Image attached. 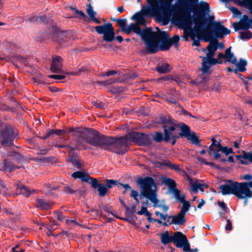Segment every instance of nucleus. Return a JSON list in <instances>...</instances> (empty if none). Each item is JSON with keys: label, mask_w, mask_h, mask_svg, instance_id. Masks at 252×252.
Masks as SVG:
<instances>
[{"label": "nucleus", "mask_w": 252, "mask_h": 252, "mask_svg": "<svg viewBox=\"0 0 252 252\" xmlns=\"http://www.w3.org/2000/svg\"><path fill=\"white\" fill-rule=\"evenodd\" d=\"M136 183L140 186V199L146 198L154 204V207L161 208L164 212H167L169 210L168 206L158 204L159 200L157 197V185L152 177L147 176L144 178H139L136 181Z\"/></svg>", "instance_id": "1"}, {"label": "nucleus", "mask_w": 252, "mask_h": 252, "mask_svg": "<svg viewBox=\"0 0 252 252\" xmlns=\"http://www.w3.org/2000/svg\"><path fill=\"white\" fill-rule=\"evenodd\" d=\"M250 188H252V181L238 183L232 180H226L225 184L219 187L222 195L233 194L238 199L251 198L252 191Z\"/></svg>", "instance_id": "2"}, {"label": "nucleus", "mask_w": 252, "mask_h": 252, "mask_svg": "<svg viewBox=\"0 0 252 252\" xmlns=\"http://www.w3.org/2000/svg\"><path fill=\"white\" fill-rule=\"evenodd\" d=\"M206 15L203 11H197L194 31L196 32L198 37L200 35H203L204 41L209 42L212 38V32L210 29L214 26L215 23H219L220 21H215L214 15L208 14L209 16L207 17Z\"/></svg>", "instance_id": "3"}, {"label": "nucleus", "mask_w": 252, "mask_h": 252, "mask_svg": "<svg viewBox=\"0 0 252 252\" xmlns=\"http://www.w3.org/2000/svg\"><path fill=\"white\" fill-rule=\"evenodd\" d=\"M128 147L127 135L120 137L101 135V149H107L116 154L123 155L127 151Z\"/></svg>", "instance_id": "4"}, {"label": "nucleus", "mask_w": 252, "mask_h": 252, "mask_svg": "<svg viewBox=\"0 0 252 252\" xmlns=\"http://www.w3.org/2000/svg\"><path fill=\"white\" fill-rule=\"evenodd\" d=\"M101 135L99 132L94 129H89L87 132L82 135H76L75 140L76 149L77 150H86L85 143H89L91 146L100 148Z\"/></svg>", "instance_id": "5"}, {"label": "nucleus", "mask_w": 252, "mask_h": 252, "mask_svg": "<svg viewBox=\"0 0 252 252\" xmlns=\"http://www.w3.org/2000/svg\"><path fill=\"white\" fill-rule=\"evenodd\" d=\"M149 16L150 17H155L157 19L163 23V25H166V20L164 16L159 13V12L147 5H143L141 11L138 12L131 17V19L135 21L136 23L141 24V25H145L146 24L145 16Z\"/></svg>", "instance_id": "6"}, {"label": "nucleus", "mask_w": 252, "mask_h": 252, "mask_svg": "<svg viewBox=\"0 0 252 252\" xmlns=\"http://www.w3.org/2000/svg\"><path fill=\"white\" fill-rule=\"evenodd\" d=\"M81 180L82 182H89L90 180V183L93 188L96 189H97L98 195L99 196L102 197L107 193V188H109L114 185L115 181L112 180H105L104 183H98L96 179L94 178L85 172H83L81 176Z\"/></svg>", "instance_id": "7"}, {"label": "nucleus", "mask_w": 252, "mask_h": 252, "mask_svg": "<svg viewBox=\"0 0 252 252\" xmlns=\"http://www.w3.org/2000/svg\"><path fill=\"white\" fill-rule=\"evenodd\" d=\"M3 123H0V143L3 146H13L14 140L18 138V133L14 128L4 125L2 128Z\"/></svg>", "instance_id": "8"}, {"label": "nucleus", "mask_w": 252, "mask_h": 252, "mask_svg": "<svg viewBox=\"0 0 252 252\" xmlns=\"http://www.w3.org/2000/svg\"><path fill=\"white\" fill-rule=\"evenodd\" d=\"M165 127V128L163 129V132L159 131H156L155 132L152 138L153 140L157 143H160L161 142H165L166 143H169L171 139L175 138L177 136L180 132L178 130L176 129V127H180L178 125H175L171 126L169 127Z\"/></svg>", "instance_id": "9"}, {"label": "nucleus", "mask_w": 252, "mask_h": 252, "mask_svg": "<svg viewBox=\"0 0 252 252\" xmlns=\"http://www.w3.org/2000/svg\"><path fill=\"white\" fill-rule=\"evenodd\" d=\"M193 15H191L189 12L185 13L180 14L177 15L175 18V24L183 30L191 28L192 24L194 27H195L196 16L197 11L193 12Z\"/></svg>", "instance_id": "10"}, {"label": "nucleus", "mask_w": 252, "mask_h": 252, "mask_svg": "<svg viewBox=\"0 0 252 252\" xmlns=\"http://www.w3.org/2000/svg\"><path fill=\"white\" fill-rule=\"evenodd\" d=\"M94 29L98 34H103L104 41L110 42L115 40V33L111 23H106L101 26H96Z\"/></svg>", "instance_id": "11"}, {"label": "nucleus", "mask_w": 252, "mask_h": 252, "mask_svg": "<svg viewBox=\"0 0 252 252\" xmlns=\"http://www.w3.org/2000/svg\"><path fill=\"white\" fill-rule=\"evenodd\" d=\"M155 32H153L152 30L149 33H145V36L142 39L145 44L147 54H155L159 51L157 38L153 37Z\"/></svg>", "instance_id": "12"}, {"label": "nucleus", "mask_w": 252, "mask_h": 252, "mask_svg": "<svg viewBox=\"0 0 252 252\" xmlns=\"http://www.w3.org/2000/svg\"><path fill=\"white\" fill-rule=\"evenodd\" d=\"M127 136L130 141L140 146H149L151 144L150 136L146 134L133 131L129 132Z\"/></svg>", "instance_id": "13"}, {"label": "nucleus", "mask_w": 252, "mask_h": 252, "mask_svg": "<svg viewBox=\"0 0 252 252\" xmlns=\"http://www.w3.org/2000/svg\"><path fill=\"white\" fill-rule=\"evenodd\" d=\"M154 38H157L159 50L160 51H167L170 49L169 34L165 31L156 32L153 35Z\"/></svg>", "instance_id": "14"}, {"label": "nucleus", "mask_w": 252, "mask_h": 252, "mask_svg": "<svg viewBox=\"0 0 252 252\" xmlns=\"http://www.w3.org/2000/svg\"><path fill=\"white\" fill-rule=\"evenodd\" d=\"M173 243L178 248H183L184 252L189 250V243L187 236L180 231L173 233Z\"/></svg>", "instance_id": "15"}, {"label": "nucleus", "mask_w": 252, "mask_h": 252, "mask_svg": "<svg viewBox=\"0 0 252 252\" xmlns=\"http://www.w3.org/2000/svg\"><path fill=\"white\" fill-rule=\"evenodd\" d=\"M180 131L182 132L183 137H186L188 140L190 141L191 144L196 146L200 145L201 140L198 138L195 132H191L190 127L188 125L182 123L180 126Z\"/></svg>", "instance_id": "16"}, {"label": "nucleus", "mask_w": 252, "mask_h": 252, "mask_svg": "<svg viewBox=\"0 0 252 252\" xmlns=\"http://www.w3.org/2000/svg\"><path fill=\"white\" fill-rule=\"evenodd\" d=\"M173 0H158V12L164 16L166 23L172 12V2Z\"/></svg>", "instance_id": "17"}, {"label": "nucleus", "mask_w": 252, "mask_h": 252, "mask_svg": "<svg viewBox=\"0 0 252 252\" xmlns=\"http://www.w3.org/2000/svg\"><path fill=\"white\" fill-rule=\"evenodd\" d=\"M210 30L212 32V39L213 36L215 38H222L224 35L230 34L231 32L230 30L225 28L220 22L215 23Z\"/></svg>", "instance_id": "18"}, {"label": "nucleus", "mask_w": 252, "mask_h": 252, "mask_svg": "<svg viewBox=\"0 0 252 252\" xmlns=\"http://www.w3.org/2000/svg\"><path fill=\"white\" fill-rule=\"evenodd\" d=\"M252 19L249 18L247 14L243 16V18L239 22H234L232 26L235 32L240 30H247L251 28Z\"/></svg>", "instance_id": "19"}, {"label": "nucleus", "mask_w": 252, "mask_h": 252, "mask_svg": "<svg viewBox=\"0 0 252 252\" xmlns=\"http://www.w3.org/2000/svg\"><path fill=\"white\" fill-rule=\"evenodd\" d=\"M202 59V67L200 68L199 70L203 73H210V65H213L218 64L222 63V62L220 60H218L213 57L210 58L209 57H200Z\"/></svg>", "instance_id": "20"}, {"label": "nucleus", "mask_w": 252, "mask_h": 252, "mask_svg": "<svg viewBox=\"0 0 252 252\" xmlns=\"http://www.w3.org/2000/svg\"><path fill=\"white\" fill-rule=\"evenodd\" d=\"M140 25L141 24H130L128 27H127V30H129L128 32H126L127 34H129L131 32H134V33H136L138 35H139L141 36V38L142 39L144 38L145 36V33H149L151 31H152L151 28H146L144 29L143 30H141Z\"/></svg>", "instance_id": "21"}, {"label": "nucleus", "mask_w": 252, "mask_h": 252, "mask_svg": "<svg viewBox=\"0 0 252 252\" xmlns=\"http://www.w3.org/2000/svg\"><path fill=\"white\" fill-rule=\"evenodd\" d=\"M63 58L60 56H55L52 58L50 70L53 73H59L62 71Z\"/></svg>", "instance_id": "22"}, {"label": "nucleus", "mask_w": 252, "mask_h": 252, "mask_svg": "<svg viewBox=\"0 0 252 252\" xmlns=\"http://www.w3.org/2000/svg\"><path fill=\"white\" fill-rule=\"evenodd\" d=\"M157 123L162 125V128H165V127H169L171 126L176 125L173 121V119L169 115H160L157 119Z\"/></svg>", "instance_id": "23"}, {"label": "nucleus", "mask_w": 252, "mask_h": 252, "mask_svg": "<svg viewBox=\"0 0 252 252\" xmlns=\"http://www.w3.org/2000/svg\"><path fill=\"white\" fill-rule=\"evenodd\" d=\"M231 47L227 48L225 51V54L223 55L222 53H219L218 54V60L220 59H225L227 62L232 63L235 64L237 61L236 58L234 56V54L231 52Z\"/></svg>", "instance_id": "24"}, {"label": "nucleus", "mask_w": 252, "mask_h": 252, "mask_svg": "<svg viewBox=\"0 0 252 252\" xmlns=\"http://www.w3.org/2000/svg\"><path fill=\"white\" fill-rule=\"evenodd\" d=\"M54 202H49L43 198H36L34 206L42 210H48L51 209Z\"/></svg>", "instance_id": "25"}, {"label": "nucleus", "mask_w": 252, "mask_h": 252, "mask_svg": "<svg viewBox=\"0 0 252 252\" xmlns=\"http://www.w3.org/2000/svg\"><path fill=\"white\" fill-rule=\"evenodd\" d=\"M19 168L20 167L16 166L12 161L5 158L0 164V170L11 173Z\"/></svg>", "instance_id": "26"}, {"label": "nucleus", "mask_w": 252, "mask_h": 252, "mask_svg": "<svg viewBox=\"0 0 252 252\" xmlns=\"http://www.w3.org/2000/svg\"><path fill=\"white\" fill-rule=\"evenodd\" d=\"M35 190L30 189L27 186L22 184L17 185L16 193L18 194H22L26 197H29L32 193L34 192Z\"/></svg>", "instance_id": "27"}, {"label": "nucleus", "mask_w": 252, "mask_h": 252, "mask_svg": "<svg viewBox=\"0 0 252 252\" xmlns=\"http://www.w3.org/2000/svg\"><path fill=\"white\" fill-rule=\"evenodd\" d=\"M69 161L72 165L77 169L82 170V166L84 165L85 162L77 157L74 153L69 156Z\"/></svg>", "instance_id": "28"}, {"label": "nucleus", "mask_w": 252, "mask_h": 252, "mask_svg": "<svg viewBox=\"0 0 252 252\" xmlns=\"http://www.w3.org/2000/svg\"><path fill=\"white\" fill-rule=\"evenodd\" d=\"M185 216L186 215L180 212L177 215L173 216V219L169 223H168V225L172 224L178 225H183L186 222Z\"/></svg>", "instance_id": "29"}, {"label": "nucleus", "mask_w": 252, "mask_h": 252, "mask_svg": "<svg viewBox=\"0 0 252 252\" xmlns=\"http://www.w3.org/2000/svg\"><path fill=\"white\" fill-rule=\"evenodd\" d=\"M195 6L194 9L192 10V11L194 12V11H203L205 12V14L208 13L210 11V5L209 4L203 1H201L199 5L196 4H194Z\"/></svg>", "instance_id": "30"}, {"label": "nucleus", "mask_w": 252, "mask_h": 252, "mask_svg": "<svg viewBox=\"0 0 252 252\" xmlns=\"http://www.w3.org/2000/svg\"><path fill=\"white\" fill-rule=\"evenodd\" d=\"M158 164L160 166H164L168 167L170 169L173 170L178 173H179L181 169L179 165L173 164L169 160H163L161 162H158Z\"/></svg>", "instance_id": "31"}, {"label": "nucleus", "mask_w": 252, "mask_h": 252, "mask_svg": "<svg viewBox=\"0 0 252 252\" xmlns=\"http://www.w3.org/2000/svg\"><path fill=\"white\" fill-rule=\"evenodd\" d=\"M53 36L54 40L60 43L66 42L68 40L66 37V33L64 32L57 31L54 33Z\"/></svg>", "instance_id": "32"}, {"label": "nucleus", "mask_w": 252, "mask_h": 252, "mask_svg": "<svg viewBox=\"0 0 252 252\" xmlns=\"http://www.w3.org/2000/svg\"><path fill=\"white\" fill-rule=\"evenodd\" d=\"M211 141L212 143L209 147L208 153L210 156H214L215 159H219L220 158L221 155L217 152H213L214 151L215 146L218 142L214 137L211 138Z\"/></svg>", "instance_id": "33"}, {"label": "nucleus", "mask_w": 252, "mask_h": 252, "mask_svg": "<svg viewBox=\"0 0 252 252\" xmlns=\"http://www.w3.org/2000/svg\"><path fill=\"white\" fill-rule=\"evenodd\" d=\"M234 1L238 5L247 8L252 16V0H235Z\"/></svg>", "instance_id": "34"}, {"label": "nucleus", "mask_w": 252, "mask_h": 252, "mask_svg": "<svg viewBox=\"0 0 252 252\" xmlns=\"http://www.w3.org/2000/svg\"><path fill=\"white\" fill-rule=\"evenodd\" d=\"M173 234L170 235L168 231L160 234V241L164 245H166L171 242L173 243Z\"/></svg>", "instance_id": "35"}, {"label": "nucleus", "mask_w": 252, "mask_h": 252, "mask_svg": "<svg viewBox=\"0 0 252 252\" xmlns=\"http://www.w3.org/2000/svg\"><path fill=\"white\" fill-rule=\"evenodd\" d=\"M198 1V0H177V4L184 8L193 7Z\"/></svg>", "instance_id": "36"}, {"label": "nucleus", "mask_w": 252, "mask_h": 252, "mask_svg": "<svg viewBox=\"0 0 252 252\" xmlns=\"http://www.w3.org/2000/svg\"><path fill=\"white\" fill-rule=\"evenodd\" d=\"M211 39H212V38L209 41L210 43L206 48L203 50L204 51H208L206 54V57H209L210 58L215 56L216 51L217 50V47L213 44V43L211 41Z\"/></svg>", "instance_id": "37"}, {"label": "nucleus", "mask_w": 252, "mask_h": 252, "mask_svg": "<svg viewBox=\"0 0 252 252\" xmlns=\"http://www.w3.org/2000/svg\"><path fill=\"white\" fill-rule=\"evenodd\" d=\"M188 35H189L191 39L193 41L192 46H195L197 47H199L200 46V43L199 39L201 38V36L202 37V38L204 39V37L203 35H200L199 37L197 36V34L196 32L193 30V31H190V32L188 34Z\"/></svg>", "instance_id": "38"}, {"label": "nucleus", "mask_w": 252, "mask_h": 252, "mask_svg": "<svg viewBox=\"0 0 252 252\" xmlns=\"http://www.w3.org/2000/svg\"><path fill=\"white\" fill-rule=\"evenodd\" d=\"M163 183L168 186V188L169 189V190L172 192L175 189H176L177 188V184L175 182V181L169 178H165L163 181Z\"/></svg>", "instance_id": "39"}, {"label": "nucleus", "mask_w": 252, "mask_h": 252, "mask_svg": "<svg viewBox=\"0 0 252 252\" xmlns=\"http://www.w3.org/2000/svg\"><path fill=\"white\" fill-rule=\"evenodd\" d=\"M106 180H112L115 181L114 185H112V186H110L109 188H107V193L108 192L109 189H111L115 186H118V188H120V186H122L126 189V190L128 189L131 190V189H132L131 187L128 184H123L120 183L118 181L113 179H106Z\"/></svg>", "instance_id": "40"}, {"label": "nucleus", "mask_w": 252, "mask_h": 252, "mask_svg": "<svg viewBox=\"0 0 252 252\" xmlns=\"http://www.w3.org/2000/svg\"><path fill=\"white\" fill-rule=\"evenodd\" d=\"M114 21L117 22L123 32L126 33V32L129 31V30H127L128 26H126V19H115Z\"/></svg>", "instance_id": "41"}, {"label": "nucleus", "mask_w": 252, "mask_h": 252, "mask_svg": "<svg viewBox=\"0 0 252 252\" xmlns=\"http://www.w3.org/2000/svg\"><path fill=\"white\" fill-rule=\"evenodd\" d=\"M156 70L160 73H166L170 71V65L168 63L158 64L157 66Z\"/></svg>", "instance_id": "42"}, {"label": "nucleus", "mask_w": 252, "mask_h": 252, "mask_svg": "<svg viewBox=\"0 0 252 252\" xmlns=\"http://www.w3.org/2000/svg\"><path fill=\"white\" fill-rule=\"evenodd\" d=\"M240 72H243L246 70V66L247 65V61L244 59H240L238 63L235 64Z\"/></svg>", "instance_id": "43"}, {"label": "nucleus", "mask_w": 252, "mask_h": 252, "mask_svg": "<svg viewBox=\"0 0 252 252\" xmlns=\"http://www.w3.org/2000/svg\"><path fill=\"white\" fill-rule=\"evenodd\" d=\"M87 68L86 66H82L80 67L76 68L74 71L66 73L70 75H80L87 71Z\"/></svg>", "instance_id": "44"}, {"label": "nucleus", "mask_w": 252, "mask_h": 252, "mask_svg": "<svg viewBox=\"0 0 252 252\" xmlns=\"http://www.w3.org/2000/svg\"><path fill=\"white\" fill-rule=\"evenodd\" d=\"M239 32L240 38L243 40H248L252 38V32L249 30Z\"/></svg>", "instance_id": "45"}, {"label": "nucleus", "mask_w": 252, "mask_h": 252, "mask_svg": "<svg viewBox=\"0 0 252 252\" xmlns=\"http://www.w3.org/2000/svg\"><path fill=\"white\" fill-rule=\"evenodd\" d=\"M235 157L237 159L239 160L240 162L243 165H247L249 164L248 161L246 160L247 152L243 151V154L240 155H235Z\"/></svg>", "instance_id": "46"}, {"label": "nucleus", "mask_w": 252, "mask_h": 252, "mask_svg": "<svg viewBox=\"0 0 252 252\" xmlns=\"http://www.w3.org/2000/svg\"><path fill=\"white\" fill-rule=\"evenodd\" d=\"M171 192L174 194V196L176 200L180 202H182V201H184V200L185 199V195L184 194H181V191L178 189H176Z\"/></svg>", "instance_id": "47"}, {"label": "nucleus", "mask_w": 252, "mask_h": 252, "mask_svg": "<svg viewBox=\"0 0 252 252\" xmlns=\"http://www.w3.org/2000/svg\"><path fill=\"white\" fill-rule=\"evenodd\" d=\"M8 157H11L14 158L18 161H21L23 160V157L19 153L15 151H9L7 153Z\"/></svg>", "instance_id": "48"}, {"label": "nucleus", "mask_w": 252, "mask_h": 252, "mask_svg": "<svg viewBox=\"0 0 252 252\" xmlns=\"http://www.w3.org/2000/svg\"><path fill=\"white\" fill-rule=\"evenodd\" d=\"M183 204V206L181 207L180 212L186 215V213L189 210V208L190 207V204L189 201H187L185 199L184 200V201L181 202Z\"/></svg>", "instance_id": "49"}, {"label": "nucleus", "mask_w": 252, "mask_h": 252, "mask_svg": "<svg viewBox=\"0 0 252 252\" xmlns=\"http://www.w3.org/2000/svg\"><path fill=\"white\" fill-rule=\"evenodd\" d=\"M74 135L76 137L77 135H82L86 132H87L89 129H93L91 128H80V127H74Z\"/></svg>", "instance_id": "50"}, {"label": "nucleus", "mask_w": 252, "mask_h": 252, "mask_svg": "<svg viewBox=\"0 0 252 252\" xmlns=\"http://www.w3.org/2000/svg\"><path fill=\"white\" fill-rule=\"evenodd\" d=\"M13 62L15 61L17 63H21L24 64L25 66L28 65V62L27 61V59L21 56H17L14 57L12 60Z\"/></svg>", "instance_id": "51"}, {"label": "nucleus", "mask_w": 252, "mask_h": 252, "mask_svg": "<svg viewBox=\"0 0 252 252\" xmlns=\"http://www.w3.org/2000/svg\"><path fill=\"white\" fill-rule=\"evenodd\" d=\"M148 6L158 11V0H147Z\"/></svg>", "instance_id": "52"}, {"label": "nucleus", "mask_w": 252, "mask_h": 252, "mask_svg": "<svg viewBox=\"0 0 252 252\" xmlns=\"http://www.w3.org/2000/svg\"><path fill=\"white\" fill-rule=\"evenodd\" d=\"M179 40L180 37L178 35H175L172 38L169 37L170 46H171L173 45L175 46V48H177L179 46L178 42Z\"/></svg>", "instance_id": "53"}, {"label": "nucleus", "mask_w": 252, "mask_h": 252, "mask_svg": "<svg viewBox=\"0 0 252 252\" xmlns=\"http://www.w3.org/2000/svg\"><path fill=\"white\" fill-rule=\"evenodd\" d=\"M116 82H117V80L116 79H113L111 78L110 79L104 81H97L95 82V83L97 84L98 85H101L104 86H107Z\"/></svg>", "instance_id": "54"}, {"label": "nucleus", "mask_w": 252, "mask_h": 252, "mask_svg": "<svg viewBox=\"0 0 252 252\" xmlns=\"http://www.w3.org/2000/svg\"><path fill=\"white\" fill-rule=\"evenodd\" d=\"M203 185L200 183H194L192 184V191L197 192L198 191V189H199L201 191H204V189L203 188Z\"/></svg>", "instance_id": "55"}, {"label": "nucleus", "mask_w": 252, "mask_h": 252, "mask_svg": "<svg viewBox=\"0 0 252 252\" xmlns=\"http://www.w3.org/2000/svg\"><path fill=\"white\" fill-rule=\"evenodd\" d=\"M86 11H87V14L89 15L90 17L92 19L95 17V15L96 14V12H95L93 10V7L90 3H89L87 5V8Z\"/></svg>", "instance_id": "56"}, {"label": "nucleus", "mask_w": 252, "mask_h": 252, "mask_svg": "<svg viewBox=\"0 0 252 252\" xmlns=\"http://www.w3.org/2000/svg\"><path fill=\"white\" fill-rule=\"evenodd\" d=\"M147 220L150 222H152L153 221L157 222L159 224H162L163 225H164L165 226H168V223H167V222H162L161 220H159L158 219H154V218H152L151 216L150 217H149V218H147Z\"/></svg>", "instance_id": "57"}, {"label": "nucleus", "mask_w": 252, "mask_h": 252, "mask_svg": "<svg viewBox=\"0 0 252 252\" xmlns=\"http://www.w3.org/2000/svg\"><path fill=\"white\" fill-rule=\"evenodd\" d=\"M210 74L211 71H210V73H203L202 72V73L199 76V77L200 79H201V81H200L201 83H206L209 80V77L208 75H205V74Z\"/></svg>", "instance_id": "58"}, {"label": "nucleus", "mask_w": 252, "mask_h": 252, "mask_svg": "<svg viewBox=\"0 0 252 252\" xmlns=\"http://www.w3.org/2000/svg\"><path fill=\"white\" fill-rule=\"evenodd\" d=\"M224 148V147H223L221 144V140H220V141L218 142L215 146L214 148V151L213 152H217L219 153L220 152H221Z\"/></svg>", "instance_id": "59"}, {"label": "nucleus", "mask_w": 252, "mask_h": 252, "mask_svg": "<svg viewBox=\"0 0 252 252\" xmlns=\"http://www.w3.org/2000/svg\"><path fill=\"white\" fill-rule=\"evenodd\" d=\"M26 21H28L30 23H37V16L34 15L32 17L26 16L24 18Z\"/></svg>", "instance_id": "60"}, {"label": "nucleus", "mask_w": 252, "mask_h": 252, "mask_svg": "<svg viewBox=\"0 0 252 252\" xmlns=\"http://www.w3.org/2000/svg\"><path fill=\"white\" fill-rule=\"evenodd\" d=\"M211 41L213 43V44L216 45L218 48L223 49L224 48V45L222 42H219L217 38H213L211 39Z\"/></svg>", "instance_id": "61"}, {"label": "nucleus", "mask_w": 252, "mask_h": 252, "mask_svg": "<svg viewBox=\"0 0 252 252\" xmlns=\"http://www.w3.org/2000/svg\"><path fill=\"white\" fill-rule=\"evenodd\" d=\"M92 104L95 107L101 110H104L106 108L105 104L103 102H92Z\"/></svg>", "instance_id": "62"}, {"label": "nucleus", "mask_w": 252, "mask_h": 252, "mask_svg": "<svg viewBox=\"0 0 252 252\" xmlns=\"http://www.w3.org/2000/svg\"><path fill=\"white\" fill-rule=\"evenodd\" d=\"M103 209L107 213L111 214L114 217L118 218V217L113 213V208L111 206L108 205H104L103 207Z\"/></svg>", "instance_id": "63"}, {"label": "nucleus", "mask_w": 252, "mask_h": 252, "mask_svg": "<svg viewBox=\"0 0 252 252\" xmlns=\"http://www.w3.org/2000/svg\"><path fill=\"white\" fill-rule=\"evenodd\" d=\"M172 80H173V79L172 78V76L170 75H166V76L158 78L157 79V81L160 82L161 83H164L166 81Z\"/></svg>", "instance_id": "64"}]
</instances>
